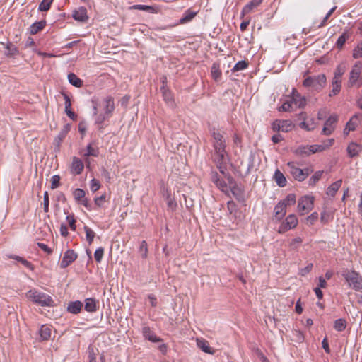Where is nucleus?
Masks as SVG:
<instances>
[{
	"instance_id": "obj_2",
	"label": "nucleus",
	"mask_w": 362,
	"mask_h": 362,
	"mask_svg": "<svg viewBox=\"0 0 362 362\" xmlns=\"http://www.w3.org/2000/svg\"><path fill=\"white\" fill-rule=\"evenodd\" d=\"M327 82L326 76L324 74L317 76H308L303 82L305 87H311L316 91H320L325 86Z\"/></svg>"
},
{
	"instance_id": "obj_48",
	"label": "nucleus",
	"mask_w": 362,
	"mask_h": 362,
	"mask_svg": "<svg viewBox=\"0 0 362 362\" xmlns=\"http://www.w3.org/2000/svg\"><path fill=\"white\" fill-rule=\"evenodd\" d=\"M302 242V238L300 237H297L290 242L289 247L291 250H296L298 247V245L300 244Z\"/></svg>"
},
{
	"instance_id": "obj_36",
	"label": "nucleus",
	"mask_w": 362,
	"mask_h": 362,
	"mask_svg": "<svg viewBox=\"0 0 362 362\" xmlns=\"http://www.w3.org/2000/svg\"><path fill=\"white\" fill-rule=\"evenodd\" d=\"M148 245L145 240H143L141 243L139 252L141 254V256L143 259L147 258L148 256Z\"/></svg>"
},
{
	"instance_id": "obj_18",
	"label": "nucleus",
	"mask_w": 362,
	"mask_h": 362,
	"mask_svg": "<svg viewBox=\"0 0 362 362\" xmlns=\"http://www.w3.org/2000/svg\"><path fill=\"white\" fill-rule=\"evenodd\" d=\"M105 106L104 107L105 113L107 117H110L115 110L114 99L111 96H108L105 99Z\"/></svg>"
},
{
	"instance_id": "obj_33",
	"label": "nucleus",
	"mask_w": 362,
	"mask_h": 362,
	"mask_svg": "<svg viewBox=\"0 0 362 362\" xmlns=\"http://www.w3.org/2000/svg\"><path fill=\"white\" fill-rule=\"evenodd\" d=\"M197 15V12L187 10L185 13L184 16L180 20V23L184 24L186 23L191 20H192L194 16Z\"/></svg>"
},
{
	"instance_id": "obj_53",
	"label": "nucleus",
	"mask_w": 362,
	"mask_h": 362,
	"mask_svg": "<svg viewBox=\"0 0 362 362\" xmlns=\"http://www.w3.org/2000/svg\"><path fill=\"white\" fill-rule=\"evenodd\" d=\"M100 187V182L93 178L90 181V189L92 192H95L96 191H98Z\"/></svg>"
},
{
	"instance_id": "obj_20",
	"label": "nucleus",
	"mask_w": 362,
	"mask_h": 362,
	"mask_svg": "<svg viewBox=\"0 0 362 362\" xmlns=\"http://www.w3.org/2000/svg\"><path fill=\"white\" fill-rule=\"evenodd\" d=\"M197 344L198 347L202 349V351L209 354H214L215 353V350L210 347L209 342L205 339H197Z\"/></svg>"
},
{
	"instance_id": "obj_1",
	"label": "nucleus",
	"mask_w": 362,
	"mask_h": 362,
	"mask_svg": "<svg viewBox=\"0 0 362 362\" xmlns=\"http://www.w3.org/2000/svg\"><path fill=\"white\" fill-rule=\"evenodd\" d=\"M214 138V148L215 150V158L214 160L217 163V165L221 169V165L225 163L226 160V142L223 139V136L219 132H214L212 134Z\"/></svg>"
},
{
	"instance_id": "obj_23",
	"label": "nucleus",
	"mask_w": 362,
	"mask_h": 362,
	"mask_svg": "<svg viewBox=\"0 0 362 362\" xmlns=\"http://www.w3.org/2000/svg\"><path fill=\"white\" fill-rule=\"evenodd\" d=\"M51 329L47 325H42L39 330L40 340H48L51 337Z\"/></svg>"
},
{
	"instance_id": "obj_40",
	"label": "nucleus",
	"mask_w": 362,
	"mask_h": 362,
	"mask_svg": "<svg viewBox=\"0 0 362 362\" xmlns=\"http://www.w3.org/2000/svg\"><path fill=\"white\" fill-rule=\"evenodd\" d=\"M86 192L83 189L77 188L74 191V199L77 201H82L85 198Z\"/></svg>"
},
{
	"instance_id": "obj_47",
	"label": "nucleus",
	"mask_w": 362,
	"mask_h": 362,
	"mask_svg": "<svg viewBox=\"0 0 362 362\" xmlns=\"http://www.w3.org/2000/svg\"><path fill=\"white\" fill-rule=\"evenodd\" d=\"M293 103L291 100H287L283 103V105L279 108V111L288 112L293 108Z\"/></svg>"
},
{
	"instance_id": "obj_64",
	"label": "nucleus",
	"mask_w": 362,
	"mask_h": 362,
	"mask_svg": "<svg viewBox=\"0 0 362 362\" xmlns=\"http://www.w3.org/2000/svg\"><path fill=\"white\" fill-rule=\"evenodd\" d=\"M313 266V264L310 263L305 268L302 269L300 271L301 275L304 276L308 274L312 270Z\"/></svg>"
},
{
	"instance_id": "obj_58",
	"label": "nucleus",
	"mask_w": 362,
	"mask_h": 362,
	"mask_svg": "<svg viewBox=\"0 0 362 362\" xmlns=\"http://www.w3.org/2000/svg\"><path fill=\"white\" fill-rule=\"evenodd\" d=\"M346 126L348 127V132H351L356 129L358 124L356 121L350 119L349 121L346 123Z\"/></svg>"
},
{
	"instance_id": "obj_54",
	"label": "nucleus",
	"mask_w": 362,
	"mask_h": 362,
	"mask_svg": "<svg viewBox=\"0 0 362 362\" xmlns=\"http://www.w3.org/2000/svg\"><path fill=\"white\" fill-rule=\"evenodd\" d=\"M88 359L89 362H97L96 361V353L93 347H88Z\"/></svg>"
},
{
	"instance_id": "obj_34",
	"label": "nucleus",
	"mask_w": 362,
	"mask_h": 362,
	"mask_svg": "<svg viewBox=\"0 0 362 362\" xmlns=\"http://www.w3.org/2000/svg\"><path fill=\"white\" fill-rule=\"evenodd\" d=\"M84 230L86 232L87 242L89 245L92 244L95 235V232L86 226H84Z\"/></svg>"
},
{
	"instance_id": "obj_60",
	"label": "nucleus",
	"mask_w": 362,
	"mask_h": 362,
	"mask_svg": "<svg viewBox=\"0 0 362 362\" xmlns=\"http://www.w3.org/2000/svg\"><path fill=\"white\" fill-rule=\"evenodd\" d=\"M341 85H332V89L330 91L329 96L337 95L341 90Z\"/></svg>"
},
{
	"instance_id": "obj_45",
	"label": "nucleus",
	"mask_w": 362,
	"mask_h": 362,
	"mask_svg": "<svg viewBox=\"0 0 362 362\" xmlns=\"http://www.w3.org/2000/svg\"><path fill=\"white\" fill-rule=\"evenodd\" d=\"M87 152L86 153H85V156H98V153H99V151H98V148H95L93 147H92L91 144H88L87 146Z\"/></svg>"
},
{
	"instance_id": "obj_4",
	"label": "nucleus",
	"mask_w": 362,
	"mask_h": 362,
	"mask_svg": "<svg viewBox=\"0 0 362 362\" xmlns=\"http://www.w3.org/2000/svg\"><path fill=\"white\" fill-rule=\"evenodd\" d=\"M343 276L352 288L356 291L362 289V278L354 271H346Z\"/></svg>"
},
{
	"instance_id": "obj_56",
	"label": "nucleus",
	"mask_w": 362,
	"mask_h": 362,
	"mask_svg": "<svg viewBox=\"0 0 362 362\" xmlns=\"http://www.w3.org/2000/svg\"><path fill=\"white\" fill-rule=\"evenodd\" d=\"M106 196L105 194H103L100 197H95L94 199L95 204L98 207L103 206V203L105 202Z\"/></svg>"
},
{
	"instance_id": "obj_62",
	"label": "nucleus",
	"mask_w": 362,
	"mask_h": 362,
	"mask_svg": "<svg viewBox=\"0 0 362 362\" xmlns=\"http://www.w3.org/2000/svg\"><path fill=\"white\" fill-rule=\"evenodd\" d=\"M65 112L71 119L74 121L76 120L77 115L71 110V107L69 109H65Z\"/></svg>"
},
{
	"instance_id": "obj_37",
	"label": "nucleus",
	"mask_w": 362,
	"mask_h": 362,
	"mask_svg": "<svg viewBox=\"0 0 362 362\" xmlns=\"http://www.w3.org/2000/svg\"><path fill=\"white\" fill-rule=\"evenodd\" d=\"M308 149V146H299L295 150V153L298 156H310Z\"/></svg>"
},
{
	"instance_id": "obj_15",
	"label": "nucleus",
	"mask_w": 362,
	"mask_h": 362,
	"mask_svg": "<svg viewBox=\"0 0 362 362\" xmlns=\"http://www.w3.org/2000/svg\"><path fill=\"white\" fill-rule=\"evenodd\" d=\"M263 0H252L247 4H246L242 11H241V18H243L246 14L252 12L255 8H257L262 3Z\"/></svg>"
},
{
	"instance_id": "obj_27",
	"label": "nucleus",
	"mask_w": 362,
	"mask_h": 362,
	"mask_svg": "<svg viewBox=\"0 0 362 362\" xmlns=\"http://www.w3.org/2000/svg\"><path fill=\"white\" fill-rule=\"evenodd\" d=\"M342 184V180H339L334 182H333L330 186L328 187L327 190V194L329 196L334 197L337 192L339 190V187Z\"/></svg>"
},
{
	"instance_id": "obj_28",
	"label": "nucleus",
	"mask_w": 362,
	"mask_h": 362,
	"mask_svg": "<svg viewBox=\"0 0 362 362\" xmlns=\"http://www.w3.org/2000/svg\"><path fill=\"white\" fill-rule=\"evenodd\" d=\"M143 334L146 339L153 342L160 341L161 339L157 337L150 329L148 327H144L143 328Z\"/></svg>"
},
{
	"instance_id": "obj_22",
	"label": "nucleus",
	"mask_w": 362,
	"mask_h": 362,
	"mask_svg": "<svg viewBox=\"0 0 362 362\" xmlns=\"http://www.w3.org/2000/svg\"><path fill=\"white\" fill-rule=\"evenodd\" d=\"M130 9L141 10V11H144L149 12L151 13H157L158 12V8L157 7H154L152 6H147V5H141V4L133 5L132 6L130 7Z\"/></svg>"
},
{
	"instance_id": "obj_57",
	"label": "nucleus",
	"mask_w": 362,
	"mask_h": 362,
	"mask_svg": "<svg viewBox=\"0 0 362 362\" xmlns=\"http://www.w3.org/2000/svg\"><path fill=\"white\" fill-rule=\"evenodd\" d=\"M177 207V202L171 199L169 196L168 197V208L172 211H175Z\"/></svg>"
},
{
	"instance_id": "obj_52",
	"label": "nucleus",
	"mask_w": 362,
	"mask_h": 362,
	"mask_svg": "<svg viewBox=\"0 0 362 362\" xmlns=\"http://www.w3.org/2000/svg\"><path fill=\"white\" fill-rule=\"evenodd\" d=\"M66 220L69 222L70 228L72 230H76V219L74 218V214L68 215L66 216Z\"/></svg>"
},
{
	"instance_id": "obj_51",
	"label": "nucleus",
	"mask_w": 362,
	"mask_h": 362,
	"mask_svg": "<svg viewBox=\"0 0 362 362\" xmlns=\"http://www.w3.org/2000/svg\"><path fill=\"white\" fill-rule=\"evenodd\" d=\"M60 185V177L59 175H54L51 180V189H54L57 188Z\"/></svg>"
},
{
	"instance_id": "obj_26",
	"label": "nucleus",
	"mask_w": 362,
	"mask_h": 362,
	"mask_svg": "<svg viewBox=\"0 0 362 362\" xmlns=\"http://www.w3.org/2000/svg\"><path fill=\"white\" fill-rule=\"evenodd\" d=\"M98 309L97 302L94 298H87L85 300V310L87 312H95Z\"/></svg>"
},
{
	"instance_id": "obj_29",
	"label": "nucleus",
	"mask_w": 362,
	"mask_h": 362,
	"mask_svg": "<svg viewBox=\"0 0 362 362\" xmlns=\"http://www.w3.org/2000/svg\"><path fill=\"white\" fill-rule=\"evenodd\" d=\"M46 25L45 21H41L33 23L30 28V33L32 35L37 33L39 31L42 30Z\"/></svg>"
},
{
	"instance_id": "obj_9",
	"label": "nucleus",
	"mask_w": 362,
	"mask_h": 362,
	"mask_svg": "<svg viewBox=\"0 0 362 362\" xmlns=\"http://www.w3.org/2000/svg\"><path fill=\"white\" fill-rule=\"evenodd\" d=\"M338 121V116L337 115H331L325 122L322 129V134L324 135H330L334 129L335 124Z\"/></svg>"
},
{
	"instance_id": "obj_32",
	"label": "nucleus",
	"mask_w": 362,
	"mask_h": 362,
	"mask_svg": "<svg viewBox=\"0 0 362 362\" xmlns=\"http://www.w3.org/2000/svg\"><path fill=\"white\" fill-rule=\"evenodd\" d=\"M346 327V322L344 319L336 320L334 323V328L338 332L344 331Z\"/></svg>"
},
{
	"instance_id": "obj_16",
	"label": "nucleus",
	"mask_w": 362,
	"mask_h": 362,
	"mask_svg": "<svg viewBox=\"0 0 362 362\" xmlns=\"http://www.w3.org/2000/svg\"><path fill=\"white\" fill-rule=\"evenodd\" d=\"M288 165L290 167L291 174L296 180L298 181H303L305 180L303 169L296 167L293 163H288Z\"/></svg>"
},
{
	"instance_id": "obj_10",
	"label": "nucleus",
	"mask_w": 362,
	"mask_h": 362,
	"mask_svg": "<svg viewBox=\"0 0 362 362\" xmlns=\"http://www.w3.org/2000/svg\"><path fill=\"white\" fill-rule=\"evenodd\" d=\"M70 129L71 125L69 124H65L64 127L62 129L59 135L54 139L53 144L54 145V151L56 152L59 151L61 143L64 140L68 132L70 131Z\"/></svg>"
},
{
	"instance_id": "obj_31",
	"label": "nucleus",
	"mask_w": 362,
	"mask_h": 362,
	"mask_svg": "<svg viewBox=\"0 0 362 362\" xmlns=\"http://www.w3.org/2000/svg\"><path fill=\"white\" fill-rule=\"evenodd\" d=\"M281 132H291L294 127V124L289 119L281 120Z\"/></svg>"
},
{
	"instance_id": "obj_46",
	"label": "nucleus",
	"mask_w": 362,
	"mask_h": 362,
	"mask_svg": "<svg viewBox=\"0 0 362 362\" xmlns=\"http://www.w3.org/2000/svg\"><path fill=\"white\" fill-rule=\"evenodd\" d=\"M353 57L354 59H358L362 57V42L356 46L353 52Z\"/></svg>"
},
{
	"instance_id": "obj_12",
	"label": "nucleus",
	"mask_w": 362,
	"mask_h": 362,
	"mask_svg": "<svg viewBox=\"0 0 362 362\" xmlns=\"http://www.w3.org/2000/svg\"><path fill=\"white\" fill-rule=\"evenodd\" d=\"M346 151L350 158L356 157L362 152V145L356 142H351L348 145Z\"/></svg>"
},
{
	"instance_id": "obj_14",
	"label": "nucleus",
	"mask_w": 362,
	"mask_h": 362,
	"mask_svg": "<svg viewBox=\"0 0 362 362\" xmlns=\"http://www.w3.org/2000/svg\"><path fill=\"white\" fill-rule=\"evenodd\" d=\"M84 165L82 160L74 156L72 158V163L71 166V172L74 175H80L83 170Z\"/></svg>"
},
{
	"instance_id": "obj_49",
	"label": "nucleus",
	"mask_w": 362,
	"mask_h": 362,
	"mask_svg": "<svg viewBox=\"0 0 362 362\" xmlns=\"http://www.w3.org/2000/svg\"><path fill=\"white\" fill-rule=\"evenodd\" d=\"M104 249L103 247L98 248L94 253V258L97 262H100L103 257Z\"/></svg>"
},
{
	"instance_id": "obj_8",
	"label": "nucleus",
	"mask_w": 362,
	"mask_h": 362,
	"mask_svg": "<svg viewBox=\"0 0 362 362\" xmlns=\"http://www.w3.org/2000/svg\"><path fill=\"white\" fill-rule=\"evenodd\" d=\"M78 257V255L73 250H68L65 252L64 257L60 262V267L66 268L73 263Z\"/></svg>"
},
{
	"instance_id": "obj_50",
	"label": "nucleus",
	"mask_w": 362,
	"mask_h": 362,
	"mask_svg": "<svg viewBox=\"0 0 362 362\" xmlns=\"http://www.w3.org/2000/svg\"><path fill=\"white\" fill-rule=\"evenodd\" d=\"M318 218V214L317 212L312 213L306 218V223L309 226L313 225Z\"/></svg>"
},
{
	"instance_id": "obj_3",
	"label": "nucleus",
	"mask_w": 362,
	"mask_h": 362,
	"mask_svg": "<svg viewBox=\"0 0 362 362\" xmlns=\"http://www.w3.org/2000/svg\"><path fill=\"white\" fill-rule=\"evenodd\" d=\"M26 295L28 298L42 306H52L54 305L52 298L44 293L30 290Z\"/></svg>"
},
{
	"instance_id": "obj_59",
	"label": "nucleus",
	"mask_w": 362,
	"mask_h": 362,
	"mask_svg": "<svg viewBox=\"0 0 362 362\" xmlns=\"http://www.w3.org/2000/svg\"><path fill=\"white\" fill-rule=\"evenodd\" d=\"M281 119H276L272 124V129L274 132L281 131Z\"/></svg>"
},
{
	"instance_id": "obj_17",
	"label": "nucleus",
	"mask_w": 362,
	"mask_h": 362,
	"mask_svg": "<svg viewBox=\"0 0 362 362\" xmlns=\"http://www.w3.org/2000/svg\"><path fill=\"white\" fill-rule=\"evenodd\" d=\"M73 18L78 21L85 22L88 19L87 11L84 7H80L78 10L74 11Z\"/></svg>"
},
{
	"instance_id": "obj_44",
	"label": "nucleus",
	"mask_w": 362,
	"mask_h": 362,
	"mask_svg": "<svg viewBox=\"0 0 362 362\" xmlns=\"http://www.w3.org/2000/svg\"><path fill=\"white\" fill-rule=\"evenodd\" d=\"M311 120H312V126L311 127L310 126L309 123L306 122L305 120H303V122H301L299 124V127L301 129H305L306 131L313 130L315 128V124L314 122L313 119H311Z\"/></svg>"
},
{
	"instance_id": "obj_21",
	"label": "nucleus",
	"mask_w": 362,
	"mask_h": 362,
	"mask_svg": "<svg viewBox=\"0 0 362 362\" xmlns=\"http://www.w3.org/2000/svg\"><path fill=\"white\" fill-rule=\"evenodd\" d=\"M83 303L79 300L70 302L67 306V310L73 314H78L81 312Z\"/></svg>"
},
{
	"instance_id": "obj_19",
	"label": "nucleus",
	"mask_w": 362,
	"mask_h": 362,
	"mask_svg": "<svg viewBox=\"0 0 362 362\" xmlns=\"http://www.w3.org/2000/svg\"><path fill=\"white\" fill-rule=\"evenodd\" d=\"M275 218L280 221L286 213V206L284 202H279L274 208Z\"/></svg>"
},
{
	"instance_id": "obj_7",
	"label": "nucleus",
	"mask_w": 362,
	"mask_h": 362,
	"mask_svg": "<svg viewBox=\"0 0 362 362\" xmlns=\"http://www.w3.org/2000/svg\"><path fill=\"white\" fill-rule=\"evenodd\" d=\"M297 224V217L294 214H291L286 217V221L280 226L279 233H283L289 229L294 228Z\"/></svg>"
},
{
	"instance_id": "obj_13",
	"label": "nucleus",
	"mask_w": 362,
	"mask_h": 362,
	"mask_svg": "<svg viewBox=\"0 0 362 362\" xmlns=\"http://www.w3.org/2000/svg\"><path fill=\"white\" fill-rule=\"evenodd\" d=\"M231 192L238 200V202L240 203H244L245 202V192L241 186L234 183V185L231 187Z\"/></svg>"
},
{
	"instance_id": "obj_5",
	"label": "nucleus",
	"mask_w": 362,
	"mask_h": 362,
	"mask_svg": "<svg viewBox=\"0 0 362 362\" xmlns=\"http://www.w3.org/2000/svg\"><path fill=\"white\" fill-rule=\"evenodd\" d=\"M362 74V62L357 61L353 66L350 74L348 84L349 87H352L355 85L358 86V81L361 79Z\"/></svg>"
},
{
	"instance_id": "obj_61",
	"label": "nucleus",
	"mask_w": 362,
	"mask_h": 362,
	"mask_svg": "<svg viewBox=\"0 0 362 362\" xmlns=\"http://www.w3.org/2000/svg\"><path fill=\"white\" fill-rule=\"evenodd\" d=\"M107 115L105 114H100L97 116L95 119V124H102L104 121L107 119Z\"/></svg>"
},
{
	"instance_id": "obj_55",
	"label": "nucleus",
	"mask_w": 362,
	"mask_h": 362,
	"mask_svg": "<svg viewBox=\"0 0 362 362\" xmlns=\"http://www.w3.org/2000/svg\"><path fill=\"white\" fill-rule=\"evenodd\" d=\"M43 204H44V211L46 213L48 212L49 211V194L47 191L44 192Z\"/></svg>"
},
{
	"instance_id": "obj_25",
	"label": "nucleus",
	"mask_w": 362,
	"mask_h": 362,
	"mask_svg": "<svg viewBox=\"0 0 362 362\" xmlns=\"http://www.w3.org/2000/svg\"><path fill=\"white\" fill-rule=\"evenodd\" d=\"M274 178L279 187H283L286 185V179L279 170L275 171Z\"/></svg>"
},
{
	"instance_id": "obj_38",
	"label": "nucleus",
	"mask_w": 362,
	"mask_h": 362,
	"mask_svg": "<svg viewBox=\"0 0 362 362\" xmlns=\"http://www.w3.org/2000/svg\"><path fill=\"white\" fill-rule=\"evenodd\" d=\"M52 1L53 0H42L39 4V11H47L50 8Z\"/></svg>"
},
{
	"instance_id": "obj_43",
	"label": "nucleus",
	"mask_w": 362,
	"mask_h": 362,
	"mask_svg": "<svg viewBox=\"0 0 362 362\" xmlns=\"http://www.w3.org/2000/svg\"><path fill=\"white\" fill-rule=\"evenodd\" d=\"M349 38V35L347 33L344 32L342 33L341 35H340L337 41V46L339 48H341L344 43L346 42V40Z\"/></svg>"
},
{
	"instance_id": "obj_6",
	"label": "nucleus",
	"mask_w": 362,
	"mask_h": 362,
	"mask_svg": "<svg viewBox=\"0 0 362 362\" xmlns=\"http://www.w3.org/2000/svg\"><path fill=\"white\" fill-rule=\"evenodd\" d=\"M313 197L309 196H304L298 200V209L299 211L301 212L302 215L308 212L313 209Z\"/></svg>"
},
{
	"instance_id": "obj_30",
	"label": "nucleus",
	"mask_w": 362,
	"mask_h": 362,
	"mask_svg": "<svg viewBox=\"0 0 362 362\" xmlns=\"http://www.w3.org/2000/svg\"><path fill=\"white\" fill-rule=\"evenodd\" d=\"M69 83L75 87L80 88L83 86V81L75 74L70 73L68 74Z\"/></svg>"
},
{
	"instance_id": "obj_63",
	"label": "nucleus",
	"mask_w": 362,
	"mask_h": 362,
	"mask_svg": "<svg viewBox=\"0 0 362 362\" xmlns=\"http://www.w3.org/2000/svg\"><path fill=\"white\" fill-rule=\"evenodd\" d=\"M38 247L47 254H51L52 250L45 244L42 243H37Z\"/></svg>"
},
{
	"instance_id": "obj_42",
	"label": "nucleus",
	"mask_w": 362,
	"mask_h": 362,
	"mask_svg": "<svg viewBox=\"0 0 362 362\" xmlns=\"http://www.w3.org/2000/svg\"><path fill=\"white\" fill-rule=\"evenodd\" d=\"M281 202H284L286 206L288 205H293L296 203V195L294 194H289L286 196L285 199Z\"/></svg>"
},
{
	"instance_id": "obj_41",
	"label": "nucleus",
	"mask_w": 362,
	"mask_h": 362,
	"mask_svg": "<svg viewBox=\"0 0 362 362\" xmlns=\"http://www.w3.org/2000/svg\"><path fill=\"white\" fill-rule=\"evenodd\" d=\"M160 90L163 94V97L165 101L169 102L173 99L170 91L167 88V87L161 86Z\"/></svg>"
},
{
	"instance_id": "obj_24",
	"label": "nucleus",
	"mask_w": 362,
	"mask_h": 362,
	"mask_svg": "<svg viewBox=\"0 0 362 362\" xmlns=\"http://www.w3.org/2000/svg\"><path fill=\"white\" fill-rule=\"evenodd\" d=\"M211 74L212 78L216 81H218L221 78V71L220 70V64L219 63L215 62L212 64Z\"/></svg>"
},
{
	"instance_id": "obj_39",
	"label": "nucleus",
	"mask_w": 362,
	"mask_h": 362,
	"mask_svg": "<svg viewBox=\"0 0 362 362\" xmlns=\"http://www.w3.org/2000/svg\"><path fill=\"white\" fill-rule=\"evenodd\" d=\"M323 171L319 170L314 173V175L309 180L310 185H315L317 182L322 175Z\"/></svg>"
},
{
	"instance_id": "obj_35",
	"label": "nucleus",
	"mask_w": 362,
	"mask_h": 362,
	"mask_svg": "<svg viewBox=\"0 0 362 362\" xmlns=\"http://www.w3.org/2000/svg\"><path fill=\"white\" fill-rule=\"evenodd\" d=\"M249 64L245 60L239 61L238 63L235 64L234 67L232 69L233 72L239 71L241 70H244L247 68Z\"/></svg>"
},
{
	"instance_id": "obj_11",
	"label": "nucleus",
	"mask_w": 362,
	"mask_h": 362,
	"mask_svg": "<svg viewBox=\"0 0 362 362\" xmlns=\"http://www.w3.org/2000/svg\"><path fill=\"white\" fill-rule=\"evenodd\" d=\"M292 98L290 100L293 105L298 107L302 108L305 105V98L302 97L301 95L297 91L296 89L293 88L292 90Z\"/></svg>"
}]
</instances>
